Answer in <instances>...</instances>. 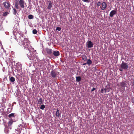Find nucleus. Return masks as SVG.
<instances>
[{
	"instance_id": "nucleus-1",
	"label": "nucleus",
	"mask_w": 134,
	"mask_h": 134,
	"mask_svg": "<svg viewBox=\"0 0 134 134\" xmlns=\"http://www.w3.org/2000/svg\"><path fill=\"white\" fill-rule=\"evenodd\" d=\"M25 2L24 0H20L18 2H15V7L17 9L20 8H24V7Z\"/></svg>"
},
{
	"instance_id": "nucleus-2",
	"label": "nucleus",
	"mask_w": 134,
	"mask_h": 134,
	"mask_svg": "<svg viewBox=\"0 0 134 134\" xmlns=\"http://www.w3.org/2000/svg\"><path fill=\"white\" fill-rule=\"evenodd\" d=\"M30 41L27 39L25 38L23 41V42L22 44H23V46L25 48L29 50L30 46Z\"/></svg>"
},
{
	"instance_id": "nucleus-3",
	"label": "nucleus",
	"mask_w": 134,
	"mask_h": 134,
	"mask_svg": "<svg viewBox=\"0 0 134 134\" xmlns=\"http://www.w3.org/2000/svg\"><path fill=\"white\" fill-rule=\"evenodd\" d=\"M19 34L20 35V36L19 37L18 39L17 40V41H18L20 43V42H22L25 39L24 37V35L22 34V33H21V32L20 33H19Z\"/></svg>"
},
{
	"instance_id": "nucleus-4",
	"label": "nucleus",
	"mask_w": 134,
	"mask_h": 134,
	"mask_svg": "<svg viewBox=\"0 0 134 134\" xmlns=\"http://www.w3.org/2000/svg\"><path fill=\"white\" fill-rule=\"evenodd\" d=\"M3 4L6 9H10L11 4L9 1L4 2L3 3Z\"/></svg>"
},
{
	"instance_id": "nucleus-5",
	"label": "nucleus",
	"mask_w": 134,
	"mask_h": 134,
	"mask_svg": "<svg viewBox=\"0 0 134 134\" xmlns=\"http://www.w3.org/2000/svg\"><path fill=\"white\" fill-rule=\"evenodd\" d=\"M121 68L124 69H127L128 67V66L127 63L122 62V63L120 65Z\"/></svg>"
},
{
	"instance_id": "nucleus-6",
	"label": "nucleus",
	"mask_w": 134,
	"mask_h": 134,
	"mask_svg": "<svg viewBox=\"0 0 134 134\" xmlns=\"http://www.w3.org/2000/svg\"><path fill=\"white\" fill-rule=\"evenodd\" d=\"M29 50V52L27 54L28 57L30 60H32L34 56V54L32 51H30V50Z\"/></svg>"
},
{
	"instance_id": "nucleus-7",
	"label": "nucleus",
	"mask_w": 134,
	"mask_h": 134,
	"mask_svg": "<svg viewBox=\"0 0 134 134\" xmlns=\"http://www.w3.org/2000/svg\"><path fill=\"white\" fill-rule=\"evenodd\" d=\"M102 6L100 7L101 9L102 10H104L107 8V5L106 2H103L102 4Z\"/></svg>"
},
{
	"instance_id": "nucleus-8",
	"label": "nucleus",
	"mask_w": 134,
	"mask_h": 134,
	"mask_svg": "<svg viewBox=\"0 0 134 134\" xmlns=\"http://www.w3.org/2000/svg\"><path fill=\"white\" fill-rule=\"evenodd\" d=\"M51 75L52 77L53 78H55L57 75V72L54 70H52L51 72Z\"/></svg>"
},
{
	"instance_id": "nucleus-9",
	"label": "nucleus",
	"mask_w": 134,
	"mask_h": 134,
	"mask_svg": "<svg viewBox=\"0 0 134 134\" xmlns=\"http://www.w3.org/2000/svg\"><path fill=\"white\" fill-rule=\"evenodd\" d=\"M116 11L114 10L111 11L110 13V16L111 17H113V16L114 15L116 14Z\"/></svg>"
},
{
	"instance_id": "nucleus-10",
	"label": "nucleus",
	"mask_w": 134,
	"mask_h": 134,
	"mask_svg": "<svg viewBox=\"0 0 134 134\" xmlns=\"http://www.w3.org/2000/svg\"><path fill=\"white\" fill-rule=\"evenodd\" d=\"M109 88H102L100 91V92L101 93H103L104 92L106 93L107 92H109Z\"/></svg>"
},
{
	"instance_id": "nucleus-11",
	"label": "nucleus",
	"mask_w": 134,
	"mask_h": 134,
	"mask_svg": "<svg viewBox=\"0 0 134 134\" xmlns=\"http://www.w3.org/2000/svg\"><path fill=\"white\" fill-rule=\"evenodd\" d=\"M87 47L88 48H92L93 47V44L91 41H89L88 42Z\"/></svg>"
},
{
	"instance_id": "nucleus-12",
	"label": "nucleus",
	"mask_w": 134,
	"mask_h": 134,
	"mask_svg": "<svg viewBox=\"0 0 134 134\" xmlns=\"http://www.w3.org/2000/svg\"><path fill=\"white\" fill-rule=\"evenodd\" d=\"M48 5L47 7L48 9H51V8L52 7V3L51 1H48Z\"/></svg>"
},
{
	"instance_id": "nucleus-13",
	"label": "nucleus",
	"mask_w": 134,
	"mask_h": 134,
	"mask_svg": "<svg viewBox=\"0 0 134 134\" xmlns=\"http://www.w3.org/2000/svg\"><path fill=\"white\" fill-rule=\"evenodd\" d=\"M53 54L54 55L56 56H58L60 55L59 52L57 51H55L53 52Z\"/></svg>"
},
{
	"instance_id": "nucleus-14",
	"label": "nucleus",
	"mask_w": 134,
	"mask_h": 134,
	"mask_svg": "<svg viewBox=\"0 0 134 134\" xmlns=\"http://www.w3.org/2000/svg\"><path fill=\"white\" fill-rule=\"evenodd\" d=\"M46 51L47 53L49 55L51 54L52 53V50L51 49L47 48L46 49Z\"/></svg>"
},
{
	"instance_id": "nucleus-15",
	"label": "nucleus",
	"mask_w": 134,
	"mask_h": 134,
	"mask_svg": "<svg viewBox=\"0 0 134 134\" xmlns=\"http://www.w3.org/2000/svg\"><path fill=\"white\" fill-rule=\"evenodd\" d=\"M59 109L58 108L57 109L55 115L57 117H59L60 116L59 111Z\"/></svg>"
},
{
	"instance_id": "nucleus-16",
	"label": "nucleus",
	"mask_w": 134,
	"mask_h": 134,
	"mask_svg": "<svg viewBox=\"0 0 134 134\" xmlns=\"http://www.w3.org/2000/svg\"><path fill=\"white\" fill-rule=\"evenodd\" d=\"M86 61L87 64L89 65H91L92 63V61L90 59H87Z\"/></svg>"
},
{
	"instance_id": "nucleus-17",
	"label": "nucleus",
	"mask_w": 134,
	"mask_h": 134,
	"mask_svg": "<svg viewBox=\"0 0 134 134\" xmlns=\"http://www.w3.org/2000/svg\"><path fill=\"white\" fill-rule=\"evenodd\" d=\"M38 104H41L43 103V100L42 98H40L38 100Z\"/></svg>"
},
{
	"instance_id": "nucleus-18",
	"label": "nucleus",
	"mask_w": 134,
	"mask_h": 134,
	"mask_svg": "<svg viewBox=\"0 0 134 134\" xmlns=\"http://www.w3.org/2000/svg\"><path fill=\"white\" fill-rule=\"evenodd\" d=\"M9 80L12 82H13L15 81V78L13 77H11L9 79Z\"/></svg>"
},
{
	"instance_id": "nucleus-19",
	"label": "nucleus",
	"mask_w": 134,
	"mask_h": 134,
	"mask_svg": "<svg viewBox=\"0 0 134 134\" xmlns=\"http://www.w3.org/2000/svg\"><path fill=\"white\" fill-rule=\"evenodd\" d=\"M82 59L84 61H86L87 60V57L85 55H83L82 56Z\"/></svg>"
},
{
	"instance_id": "nucleus-20",
	"label": "nucleus",
	"mask_w": 134,
	"mask_h": 134,
	"mask_svg": "<svg viewBox=\"0 0 134 134\" xmlns=\"http://www.w3.org/2000/svg\"><path fill=\"white\" fill-rule=\"evenodd\" d=\"M13 121L12 120H11L8 123V125L9 126H11L13 124Z\"/></svg>"
},
{
	"instance_id": "nucleus-21",
	"label": "nucleus",
	"mask_w": 134,
	"mask_h": 134,
	"mask_svg": "<svg viewBox=\"0 0 134 134\" xmlns=\"http://www.w3.org/2000/svg\"><path fill=\"white\" fill-rule=\"evenodd\" d=\"M76 81L77 82H79L81 81V78L80 76L76 77Z\"/></svg>"
},
{
	"instance_id": "nucleus-22",
	"label": "nucleus",
	"mask_w": 134,
	"mask_h": 134,
	"mask_svg": "<svg viewBox=\"0 0 134 134\" xmlns=\"http://www.w3.org/2000/svg\"><path fill=\"white\" fill-rule=\"evenodd\" d=\"M126 84L124 82H122L121 83V85L122 87H125V86Z\"/></svg>"
},
{
	"instance_id": "nucleus-23",
	"label": "nucleus",
	"mask_w": 134,
	"mask_h": 134,
	"mask_svg": "<svg viewBox=\"0 0 134 134\" xmlns=\"http://www.w3.org/2000/svg\"><path fill=\"white\" fill-rule=\"evenodd\" d=\"M13 14L14 15H16L17 13V11L16 9L15 8H13Z\"/></svg>"
},
{
	"instance_id": "nucleus-24",
	"label": "nucleus",
	"mask_w": 134,
	"mask_h": 134,
	"mask_svg": "<svg viewBox=\"0 0 134 134\" xmlns=\"http://www.w3.org/2000/svg\"><path fill=\"white\" fill-rule=\"evenodd\" d=\"M8 117L10 118H11L12 117H14V114L11 113L9 115Z\"/></svg>"
},
{
	"instance_id": "nucleus-25",
	"label": "nucleus",
	"mask_w": 134,
	"mask_h": 134,
	"mask_svg": "<svg viewBox=\"0 0 134 134\" xmlns=\"http://www.w3.org/2000/svg\"><path fill=\"white\" fill-rule=\"evenodd\" d=\"M45 108V106L43 104L41 105L40 108V109L42 110H43Z\"/></svg>"
},
{
	"instance_id": "nucleus-26",
	"label": "nucleus",
	"mask_w": 134,
	"mask_h": 134,
	"mask_svg": "<svg viewBox=\"0 0 134 134\" xmlns=\"http://www.w3.org/2000/svg\"><path fill=\"white\" fill-rule=\"evenodd\" d=\"M28 18L29 19H32L33 18V15H29L28 16Z\"/></svg>"
},
{
	"instance_id": "nucleus-27",
	"label": "nucleus",
	"mask_w": 134,
	"mask_h": 134,
	"mask_svg": "<svg viewBox=\"0 0 134 134\" xmlns=\"http://www.w3.org/2000/svg\"><path fill=\"white\" fill-rule=\"evenodd\" d=\"M8 14V13L7 12H6L4 13L3 14V16H6Z\"/></svg>"
},
{
	"instance_id": "nucleus-28",
	"label": "nucleus",
	"mask_w": 134,
	"mask_h": 134,
	"mask_svg": "<svg viewBox=\"0 0 134 134\" xmlns=\"http://www.w3.org/2000/svg\"><path fill=\"white\" fill-rule=\"evenodd\" d=\"M37 32V31L35 29L33 30L32 31L33 33L34 34H36Z\"/></svg>"
},
{
	"instance_id": "nucleus-29",
	"label": "nucleus",
	"mask_w": 134,
	"mask_h": 134,
	"mask_svg": "<svg viewBox=\"0 0 134 134\" xmlns=\"http://www.w3.org/2000/svg\"><path fill=\"white\" fill-rule=\"evenodd\" d=\"M61 28L59 27H57L56 29V30H58V31H60L61 30Z\"/></svg>"
},
{
	"instance_id": "nucleus-30",
	"label": "nucleus",
	"mask_w": 134,
	"mask_h": 134,
	"mask_svg": "<svg viewBox=\"0 0 134 134\" xmlns=\"http://www.w3.org/2000/svg\"><path fill=\"white\" fill-rule=\"evenodd\" d=\"M102 3L101 2H98L97 4V5L99 7L100 6V5H102Z\"/></svg>"
},
{
	"instance_id": "nucleus-31",
	"label": "nucleus",
	"mask_w": 134,
	"mask_h": 134,
	"mask_svg": "<svg viewBox=\"0 0 134 134\" xmlns=\"http://www.w3.org/2000/svg\"><path fill=\"white\" fill-rule=\"evenodd\" d=\"M82 1L84 2H90L89 0H82Z\"/></svg>"
},
{
	"instance_id": "nucleus-32",
	"label": "nucleus",
	"mask_w": 134,
	"mask_h": 134,
	"mask_svg": "<svg viewBox=\"0 0 134 134\" xmlns=\"http://www.w3.org/2000/svg\"><path fill=\"white\" fill-rule=\"evenodd\" d=\"M132 92H133L134 91V84L132 85Z\"/></svg>"
},
{
	"instance_id": "nucleus-33",
	"label": "nucleus",
	"mask_w": 134,
	"mask_h": 134,
	"mask_svg": "<svg viewBox=\"0 0 134 134\" xmlns=\"http://www.w3.org/2000/svg\"><path fill=\"white\" fill-rule=\"evenodd\" d=\"M96 88H93V89L91 90V92H92L94 90H95Z\"/></svg>"
},
{
	"instance_id": "nucleus-34",
	"label": "nucleus",
	"mask_w": 134,
	"mask_h": 134,
	"mask_svg": "<svg viewBox=\"0 0 134 134\" xmlns=\"http://www.w3.org/2000/svg\"><path fill=\"white\" fill-rule=\"evenodd\" d=\"M122 69H119V70L120 71H122Z\"/></svg>"
},
{
	"instance_id": "nucleus-35",
	"label": "nucleus",
	"mask_w": 134,
	"mask_h": 134,
	"mask_svg": "<svg viewBox=\"0 0 134 134\" xmlns=\"http://www.w3.org/2000/svg\"><path fill=\"white\" fill-rule=\"evenodd\" d=\"M86 64H87V63H83V65H86Z\"/></svg>"
},
{
	"instance_id": "nucleus-36",
	"label": "nucleus",
	"mask_w": 134,
	"mask_h": 134,
	"mask_svg": "<svg viewBox=\"0 0 134 134\" xmlns=\"http://www.w3.org/2000/svg\"><path fill=\"white\" fill-rule=\"evenodd\" d=\"M134 82H133V85L134 84Z\"/></svg>"
},
{
	"instance_id": "nucleus-37",
	"label": "nucleus",
	"mask_w": 134,
	"mask_h": 134,
	"mask_svg": "<svg viewBox=\"0 0 134 134\" xmlns=\"http://www.w3.org/2000/svg\"><path fill=\"white\" fill-rule=\"evenodd\" d=\"M44 62H45V61L44 60Z\"/></svg>"
}]
</instances>
